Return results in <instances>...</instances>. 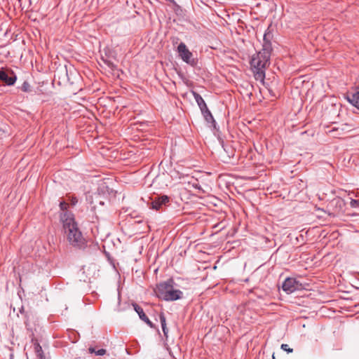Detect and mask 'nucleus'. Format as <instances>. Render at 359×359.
<instances>
[{
	"label": "nucleus",
	"mask_w": 359,
	"mask_h": 359,
	"mask_svg": "<svg viewBox=\"0 0 359 359\" xmlns=\"http://www.w3.org/2000/svg\"><path fill=\"white\" fill-rule=\"evenodd\" d=\"M177 52L180 58L187 64L194 67L196 60L193 57V53L188 49L186 44L181 42L177 46Z\"/></svg>",
	"instance_id": "20e7f679"
},
{
	"label": "nucleus",
	"mask_w": 359,
	"mask_h": 359,
	"mask_svg": "<svg viewBox=\"0 0 359 359\" xmlns=\"http://www.w3.org/2000/svg\"><path fill=\"white\" fill-rule=\"evenodd\" d=\"M159 318H160V321H161V327H162L163 334L167 337V334H168V329L166 327L165 317V316L163 313H161L160 315Z\"/></svg>",
	"instance_id": "f8f14e48"
},
{
	"label": "nucleus",
	"mask_w": 359,
	"mask_h": 359,
	"mask_svg": "<svg viewBox=\"0 0 359 359\" xmlns=\"http://www.w3.org/2000/svg\"><path fill=\"white\" fill-rule=\"evenodd\" d=\"M267 90L269 92V93L271 95V96H275V93L273 92V90L270 88H267Z\"/></svg>",
	"instance_id": "aec40b11"
},
{
	"label": "nucleus",
	"mask_w": 359,
	"mask_h": 359,
	"mask_svg": "<svg viewBox=\"0 0 359 359\" xmlns=\"http://www.w3.org/2000/svg\"><path fill=\"white\" fill-rule=\"evenodd\" d=\"M61 221L69 243L79 250H84L87 245L86 240L78 227L74 216L72 212H64Z\"/></svg>",
	"instance_id": "f257e3e1"
},
{
	"label": "nucleus",
	"mask_w": 359,
	"mask_h": 359,
	"mask_svg": "<svg viewBox=\"0 0 359 359\" xmlns=\"http://www.w3.org/2000/svg\"><path fill=\"white\" fill-rule=\"evenodd\" d=\"M88 351L90 353H95L96 355H104L106 353V350L104 348L96 350V348L95 347H90L88 348Z\"/></svg>",
	"instance_id": "ddd939ff"
},
{
	"label": "nucleus",
	"mask_w": 359,
	"mask_h": 359,
	"mask_svg": "<svg viewBox=\"0 0 359 359\" xmlns=\"http://www.w3.org/2000/svg\"><path fill=\"white\" fill-rule=\"evenodd\" d=\"M10 76L4 69L0 70V80L6 83L8 86H13L17 79L16 76L13 71L10 72Z\"/></svg>",
	"instance_id": "423d86ee"
},
{
	"label": "nucleus",
	"mask_w": 359,
	"mask_h": 359,
	"mask_svg": "<svg viewBox=\"0 0 359 359\" xmlns=\"http://www.w3.org/2000/svg\"><path fill=\"white\" fill-rule=\"evenodd\" d=\"M281 349H283V351H285L287 353H292V351H293V349L290 348L289 346L285 344H283L281 345Z\"/></svg>",
	"instance_id": "dca6fc26"
},
{
	"label": "nucleus",
	"mask_w": 359,
	"mask_h": 359,
	"mask_svg": "<svg viewBox=\"0 0 359 359\" xmlns=\"http://www.w3.org/2000/svg\"><path fill=\"white\" fill-rule=\"evenodd\" d=\"M39 359H45L43 354H42V353L39 354Z\"/></svg>",
	"instance_id": "412c9836"
},
{
	"label": "nucleus",
	"mask_w": 359,
	"mask_h": 359,
	"mask_svg": "<svg viewBox=\"0 0 359 359\" xmlns=\"http://www.w3.org/2000/svg\"><path fill=\"white\" fill-rule=\"evenodd\" d=\"M269 38H270V34L265 33L264 35V44L265 43H269L271 44Z\"/></svg>",
	"instance_id": "a211bd4d"
},
{
	"label": "nucleus",
	"mask_w": 359,
	"mask_h": 359,
	"mask_svg": "<svg viewBox=\"0 0 359 359\" xmlns=\"http://www.w3.org/2000/svg\"><path fill=\"white\" fill-rule=\"evenodd\" d=\"M176 283L172 278L160 283L156 285L154 292L158 298L165 301H175L183 296V292L176 289Z\"/></svg>",
	"instance_id": "7ed1b4c3"
},
{
	"label": "nucleus",
	"mask_w": 359,
	"mask_h": 359,
	"mask_svg": "<svg viewBox=\"0 0 359 359\" xmlns=\"http://www.w3.org/2000/svg\"><path fill=\"white\" fill-rule=\"evenodd\" d=\"M272 358H273V359H276L275 356H274V354H273Z\"/></svg>",
	"instance_id": "5701e85b"
},
{
	"label": "nucleus",
	"mask_w": 359,
	"mask_h": 359,
	"mask_svg": "<svg viewBox=\"0 0 359 359\" xmlns=\"http://www.w3.org/2000/svg\"><path fill=\"white\" fill-rule=\"evenodd\" d=\"M133 307H134V309L135 311L137 312V313L138 314L140 318L144 321L145 323H147V325H148L150 327H154V324L152 323V322L148 318V317L146 316V314L144 313L143 309L142 307H140L139 305H137V304H133Z\"/></svg>",
	"instance_id": "6e6552de"
},
{
	"label": "nucleus",
	"mask_w": 359,
	"mask_h": 359,
	"mask_svg": "<svg viewBox=\"0 0 359 359\" xmlns=\"http://www.w3.org/2000/svg\"><path fill=\"white\" fill-rule=\"evenodd\" d=\"M301 284L294 278H287L282 284V289L287 294H291L298 290Z\"/></svg>",
	"instance_id": "39448f33"
},
{
	"label": "nucleus",
	"mask_w": 359,
	"mask_h": 359,
	"mask_svg": "<svg viewBox=\"0 0 359 359\" xmlns=\"http://www.w3.org/2000/svg\"><path fill=\"white\" fill-rule=\"evenodd\" d=\"M358 204V201H356V200H352V201H351V205L352 207H355Z\"/></svg>",
	"instance_id": "6ab92c4d"
},
{
	"label": "nucleus",
	"mask_w": 359,
	"mask_h": 359,
	"mask_svg": "<svg viewBox=\"0 0 359 359\" xmlns=\"http://www.w3.org/2000/svg\"><path fill=\"white\" fill-rule=\"evenodd\" d=\"M100 205H104V202L103 201H100Z\"/></svg>",
	"instance_id": "4be33fe9"
},
{
	"label": "nucleus",
	"mask_w": 359,
	"mask_h": 359,
	"mask_svg": "<svg viewBox=\"0 0 359 359\" xmlns=\"http://www.w3.org/2000/svg\"><path fill=\"white\" fill-rule=\"evenodd\" d=\"M35 350H36V352L37 353L39 357V354L40 353L43 354V351H42V348H41V346L39 344H37L35 346Z\"/></svg>",
	"instance_id": "f3484780"
},
{
	"label": "nucleus",
	"mask_w": 359,
	"mask_h": 359,
	"mask_svg": "<svg viewBox=\"0 0 359 359\" xmlns=\"http://www.w3.org/2000/svg\"><path fill=\"white\" fill-rule=\"evenodd\" d=\"M68 203H67L65 201H61L60 203V210L62 211V212L61 213L60 216L64 213V212H69L68 210H67V208H68Z\"/></svg>",
	"instance_id": "4468645a"
},
{
	"label": "nucleus",
	"mask_w": 359,
	"mask_h": 359,
	"mask_svg": "<svg viewBox=\"0 0 359 359\" xmlns=\"http://www.w3.org/2000/svg\"><path fill=\"white\" fill-rule=\"evenodd\" d=\"M201 113L208 123L215 122L212 113L210 112L208 107L203 109V111H201Z\"/></svg>",
	"instance_id": "9b49d317"
},
{
	"label": "nucleus",
	"mask_w": 359,
	"mask_h": 359,
	"mask_svg": "<svg viewBox=\"0 0 359 359\" xmlns=\"http://www.w3.org/2000/svg\"><path fill=\"white\" fill-rule=\"evenodd\" d=\"M21 89L23 92H30L31 86L28 82L25 81L22 85Z\"/></svg>",
	"instance_id": "2eb2a0df"
},
{
	"label": "nucleus",
	"mask_w": 359,
	"mask_h": 359,
	"mask_svg": "<svg viewBox=\"0 0 359 359\" xmlns=\"http://www.w3.org/2000/svg\"><path fill=\"white\" fill-rule=\"evenodd\" d=\"M193 95L201 111H203V109L208 107L205 102L204 101L203 98L201 97V95L196 92H193Z\"/></svg>",
	"instance_id": "9d476101"
},
{
	"label": "nucleus",
	"mask_w": 359,
	"mask_h": 359,
	"mask_svg": "<svg viewBox=\"0 0 359 359\" xmlns=\"http://www.w3.org/2000/svg\"><path fill=\"white\" fill-rule=\"evenodd\" d=\"M347 100L353 106L359 109V88H356L353 93L348 95Z\"/></svg>",
	"instance_id": "1a4fd4ad"
},
{
	"label": "nucleus",
	"mask_w": 359,
	"mask_h": 359,
	"mask_svg": "<svg viewBox=\"0 0 359 359\" xmlns=\"http://www.w3.org/2000/svg\"><path fill=\"white\" fill-rule=\"evenodd\" d=\"M170 201L169 197L163 195L157 196L151 202V208L156 210H160L163 205H166Z\"/></svg>",
	"instance_id": "0eeeda50"
},
{
	"label": "nucleus",
	"mask_w": 359,
	"mask_h": 359,
	"mask_svg": "<svg viewBox=\"0 0 359 359\" xmlns=\"http://www.w3.org/2000/svg\"><path fill=\"white\" fill-rule=\"evenodd\" d=\"M271 50V44L265 43L262 46V49L257 54L253 55L250 60V65L254 72L255 79L262 81L264 84L265 69L270 64Z\"/></svg>",
	"instance_id": "f03ea898"
}]
</instances>
